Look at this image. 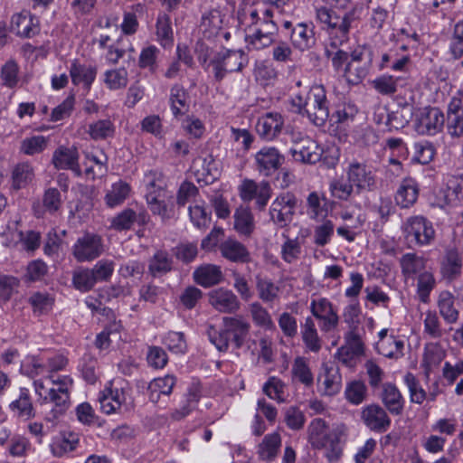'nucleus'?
I'll return each instance as SVG.
<instances>
[{
	"label": "nucleus",
	"instance_id": "nucleus-1",
	"mask_svg": "<svg viewBox=\"0 0 463 463\" xmlns=\"http://www.w3.org/2000/svg\"><path fill=\"white\" fill-rule=\"evenodd\" d=\"M308 441L314 449H324L326 458L337 461L348 437V428L344 423L332 427L321 418L314 419L307 427Z\"/></svg>",
	"mask_w": 463,
	"mask_h": 463
},
{
	"label": "nucleus",
	"instance_id": "nucleus-2",
	"mask_svg": "<svg viewBox=\"0 0 463 463\" xmlns=\"http://www.w3.org/2000/svg\"><path fill=\"white\" fill-rule=\"evenodd\" d=\"M358 11V6L342 14L326 7L317 10V19L326 26L331 46L337 48L349 41L350 31L359 21Z\"/></svg>",
	"mask_w": 463,
	"mask_h": 463
},
{
	"label": "nucleus",
	"instance_id": "nucleus-3",
	"mask_svg": "<svg viewBox=\"0 0 463 463\" xmlns=\"http://www.w3.org/2000/svg\"><path fill=\"white\" fill-rule=\"evenodd\" d=\"M306 116L316 126L322 127L329 118V101L323 85H313L306 97Z\"/></svg>",
	"mask_w": 463,
	"mask_h": 463
},
{
	"label": "nucleus",
	"instance_id": "nucleus-4",
	"mask_svg": "<svg viewBox=\"0 0 463 463\" xmlns=\"http://www.w3.org/2000/svg\"><path fill=\"white\" fill-rule=\"evenodd\" d=\"M247 62L248 59L241 50H224L217 52L211 61L215 80L221 81L227 73L241 71Z\"/></svg>",
	"mask_w": 463,
	"mask_h": 463
},
{
	"label": "nucleus",
	"instance_id": "nucleus-5",
	"mask_svg": "<svg viewBox=\"0 0 463 463\" xmlns=\"http://www.w3.org/2000/svg\"><path fill=\"white\" fill-rule=\"evenodd\" d=\"M296 207L297 198L293 194H281L270 205V220L279 228L287 227L293 220Z\"/></svg>",
	"mask_w": 463,
	"mask_h": 463
},
{
	"label": "nucleus",
	"instance_id": "nucleus-6",
	"mask_svg": "<svg viewBox=\"0 0 463 463\" xmlns=\"http://www.w3.org/2000/svg\"><path fill=\"white\" fill-rule=\"evenodd\" d=\"M403 230L406 239L417 245L430 244L435 235L431 222L422 216L408 218Z\"/></svg>",
	"mask_w": 463,
	"mask_h": 463
},
{
	"label": "nucleus",
	"instance_id": "nucleus-7",
	"mask_svg": "<svg viewBox=\"0 0 463 463\" xmlns=\"http://www.w3.org/2000/svg\"><path fill=\"white\" fill-rule=\"evenodd\" d=\"M72 379H65L62 383L63 387L52 388L49 391V400L52 403V407L46 413L44 420L51 422L54 426L59 418L65 414L70 407V392L69 388L72 386Z\"/></svg>",
	"mask_w": 463,
	"mask_h": 463
},
{
	"label": "nucleus",
	"instance_id": "nucleus-8",
	"mask_svg": "<svg viewBox=\"0 0 463 463\" xmlns=\"http://www.w3.org/2000/svg\"><path fill=\"white\" fill-rule=\"evenodd\" d=\"M284 156L274 146H264L254 156L258 173L265 177L272 176L283 165Z\"/></svg>",
	"mask_w": 463,
	"mask_h": 463
},
{
	"label": "nucleus",
	"instance_id": "nucleus-9",
	"mask_svg": "<svg viewBox=\"0 0 463 463\" xmlns=\"http://www.w3.org/2000/svg\"><path fill=\"white\" fill-rule=\"evenodd\" d=\"M102 240L99 236L86 233L72 247V255L79 262L91 261L101 255Z\"/></svg>",
	"mask_w": 463,
	"mask_h": 463
},
{
	"label": "nucleus",
	"instance_id": "nucleus-10",
	"mask_svg": "<svg viewBox=\"0 0 463 463\" xmlns=\"http://www.w3.org/2000/svg\"><path fill=\"white\" fill-rule=\"evenodd\" d=\"M445 116L436 107L423 109L415 122V128L419 134L434 136L443 129Z\"/></svg>",
	"mask_w": 463,
	"mask_h": 463
},
{
	"label": "nucleus",
	"instance_id": "nucleus-11",
	"mask_svg": "<svg viewBox=\"0 0 463 463\" xmlns=\"http://www.w3.org/2000/svg\"><path fill=\"white\" fill-rule=\"evenodd\" d=\"M146 177L147 179L146 198L150 211L154 214L159 215L162 220L171 218L173 209L168 206L164 199V190L156 184V180L152 178L151 174L147 175Z\"/></svg>",
	"mask_w": 463,
	"mask_h": 463
},
{
	"label": "nucleus",
	"instance_id": "nucleus-12",
	"mask_svg": "<svg viewBox=\"0 0 463 463\" xmlns=\"http://www.w3.org/2000/svg\"><path fill=\"white\" fill-rule=\"evenodd\" d=\"M347 181L351 182L358 193L372 191L376 182L372 170L364 164L358 161L351 162L345 169Z\"/></svg>",
	"mask_w": 463,
	"mask_h": 463
},
{
	"label": "nucleus",
	"instance_id": "nucleus-13",
	"mask_svg": "<svg viewBox=\"0 0 463 463\" xmlns=\"http://www.w3.org/2000/svg\"><path fill=\"white\" fill-rule=\"evenodd\" d=\"M361 419L371 430L383 433L391 426V419L386 411L378 404L365 406L361 412Z\"/></svg>",
	"mask_w": 463,
	"mask_h": 463
},
{
	"label": "nucleus",
	"instance_id": "nucleus-14",
	"mask_svg": "<svg viewBox=\"0 0 463 463\" xmlns=\"http://www.w3.org/2000/svg\"><path fill=\"white\" fill-rule=\"evenodd\" d=\"M209 303L221 313L234 314L241 308V302L232 290L218 288L209 293Z\"/></svg>",
	"mask_w": 463,
	"mask_h": 463
},
{
	"label": "nucleus",
	"instance_id": "nucleus-15",
	"mask_svg": "<svg viewBox=\"0 0 463 463\" xmlns=\"http://www.w3.org/2000/svg\"><path fill=\"white\" fill-rule=\"evenodd\" d=\"M100 410L106 414L121 412L122 408L128 409L127 398L124 390L106 387L99 395Z\"/></svg>",
	"mask_w": 463,
	"mask_h": 463
},
{
	"label": "nucleus",
	"instance_id": "nucleus-16",
	"mask_svg": "<svg viewBox=\"0 0 463 463\" xmlns=\"http://www.w3.org/2000/svg\"><path fill=\"white\" fill-rule=\"evenodd\" d=\"M290 152L297 161L316 164L320 161L323 149L316 141L305 137L300 138L299 142L290 149Z\"/></svg>",
	"mask_w": 463,
	"mask_h": 463
},
{
	"label": "nucleus",
	"instance_id": "nucleus-17",
	"mask_svg": "<svg viewBox=\"0 0 463 463\" xmlns=\"http://www.w3.org/2000/svg\"><path fill=\"white\" fill-rule=\"evenodd\" d=\"M278 31L279 27L276 23L259 24L254 27L250 34L246 36V41L253 49L261 50L274 43Z\"/></svg>",
	"mask_w": 463,
	"mask_h": 463
},
{
	"label": "nucleus",
	"instance_id": "nucleus-18",
	"mask_svg": "<svg viewBox=\"0 0 463 463\" xmlns=\"http://www.w3.org/2000/svg\"><path fill=\"white\" fill-rule=\"evenodd\" d=\"M11 30L18 36L31 38L40 31L39 20L30 12L16 14L12 17Z\"/></svg>",
	"mask_w": 463,
	"mask_h": 463
},
{
	"label": "nucleus",
	"instance_id": "nucleus-19",
	"mask_svg": "<svg viewBox=\"0 0 463 463\" xmlns=\"http://www.w3.org/2000/svg\"><path fill=\"white\" fill-rule=\"evenodd\" d=\"M283 125L284 119L279 113L268 112L259 118L256 130L261 137L272 140L281 132Z\"/></svg>",
	"mask_w": 463,
	"mask_h": 463
},
{
	"label": "nucleus",
	"instance_id": "nucleus-20",
	"mask_svg": "<svg viewBox=\"0 0 463 463\" xmlns=\"http://www.w3.org/2000/svg\"><path fill=\"white\" fill-rule=\"evenodd\" d=\"M447 131L451 137L463 136V104L459 98H452L448 105Z\"/></svg>",
	"mask_w": 463,
	"mask_h": 463
},
{
	"label": "nucleus",
	"instance_id": "nucleus-21",
	"mask_svg": "<svg viewBox=\"0 0 463 463\" xmlns=\"http://www.w3.org/2000/svg\"><path fill=\"white\" fill-rule=\"evenodd\" d=\"M52 163L58 170L70 169L77 175L81 174L79 165V153L75 147L59 146L53 152Z\"/></svg>",
	"mask_w": 463,
	"mask_h": 463
},
{
	"label": "nucleus",
	"instance_id": "nucleus-22",
	"mask_svg": "<svg viewBox=\"0 0 463 463\" xmlns=\"http://www.w3.org/2000/svg\"><path fill=\"white\" fill-rule=\"evenodd\" d=\"M222 256L235 263H249L251 260L247 247L235 239L229 238L219 246Z\"/></svg>",
	"mask_w": 463,
	"mask_h": 463
},
{
	"label": "nucleus",
	"instance_id": "nucleus-23",
	"mask_svg": "<svg viewBox=\"0 0 463 463\" xmlns=\"http://www.w3.org/2000/svg\"><path fill=\"white\" fill-rule=\"evenodd\" d=\"M222 326L230 337H232L235 347L240 349L250 332V323L241 317H224Z\"/></svg>",
	"mask_w": 463,
	"mask_h": 463
},
{
	"label": "nucleus",
	"instance_id": "nucleus-24",
	"mask_svg": "<svg viewBox=\"0 0 463 463\" xmlns=\"http://www.w3.org/2000/svg\"><path fill=\"white\" fill-rule=\"evenodd\" d=\"M289 38L293 46L300 51L308 50L316 44L312 24H297L292 28Z\"/></svg>",
	"mask_w": 463,
	"mask_h": 463
},
{
	"label": "nucleus",
	"instance_id": "nucleus-25",
	"mask_svg": "<svg viewBox=\"0 0 463 463\" xmlns=\"http://www.w3.org/2000/svg\"><path fill=\"white\" fill-rule=\"evenodd\" d=\"M411 84L409 77H395L392 75H381L372 81V86L380 94L392 96L399 88H405Z\"/></svg>",
	"mask_w": 463,
	"mask_h": 463
},
{
	"label": "nucleus",
	"instance_id": "nucleus-26",
	"mask_svg": "<svg viewBox=\"0 0 463 463\" xmlns=\"http://www.w3.org/2000/svg\"><path fill=\"white\" fill-rule=\"evenodd\" d=\"M419 196V185L417 182L411 178L407 177L401 182L394 199L397 205L402 208H409L412 206Z\"/></svg>",
	"mask_w": 463,
	"mask_h": 463
},
{
	"label": "nucleus",
	"instance_id": "nucleus-27",
	"mask_svg": "<svg viewBox=\"0 0 463 463\" xmlns=\"http://www.w3.org/2000/svg\"><path fill=\"white\" fill-rule=\"evenodd\" d=\"M381 400L391 414L400 415L402 413L404 399L393 383H386L383 385Z\"/></svg>",
	"mask_w": 463,
	"mask_h": 463
},
{
	"label": "nucleus",
	"instance_id": "nucleus-28",
	"mask_svg": "<svg viewBox=\"0 0 463 463\" xmlns=\"http://www.w3.org/2000/svg\"><path fill=\"white\" fill-rule=\"evenodd\" d=\"M462 257L455 249L446 251L440 262V273L444 279L452 281L461 274Z\"/></svg>",
	"mask_w": 463,
	"mask_h": 463
},
{
	"label": "nucleus",
	"instance_id": "nucleus-29",
	"mask_svg": "<svg viewBox=\"0 0 463 463\" xmlns=\"http://www.w3.org/2000/svg\"><path fill=\"white\" fill-rule=\"evenodd\" d=\"M168 101L173 116L175 118L184 116L189 111V94L180 84H174L171 87Z\"/></svg>",
	"mask_w": 463,
	"mask_h": 463
},
{
	"label": "nucleus",
	"instance_id": "nucleus-30",
	"mask_svg": "<svg viewBox=\"0 0 463 463\" xmlns=\"http://www.w3.org/2000/svg\"><path fill=\"white\" fill-rule=\"evenodd\" d=\"M70 76L74 85L82 84L87 90H90L97 76V68L80 64L74 60L70 67Z\"/></svg>",
	"mask_w": 463,
	"mask_h": 463
},
{
	"label": "nucleus",
	"instance_id": "nucleus-31",
	"mask_svg": "<svg viewBox=\"0 0 463 463\" xmlns=\"http://www.w3.org/2000/svg\"><path fill=\"white\" fill-rule=\"evenodd\" d=\"M258 297L264 303H273L279 298L280 288L271 279L262 274L255 276Z\"/></svg>",
	"mask_w": 463,
	"mask_h": 463
},
{
	"label": "nucleus",
	"instance_id": "nucleus-32",
	"mask_svg": "<svg viewBox=\"0 0 463 463\" xmlns=\"http://www.w3.org/2000/svg\"><path fill=\"white\" fill-rule=\"evenodd\" d=\"M10 411L19 418L30 420L35 416V410L27 388H20L17 399L9 404Z\"/></svg>",
	"mask_w": 463,
	"mask_h": 463
},
{
	"label": "nucleus",
	"instance_id": "nucleus-33",
	"mask_svg": "<svg viewBox=\"0 0 463 463\" xmlns=\"http://www.w3.org/2000/svg\"><path fill=\"white\" fill-rule=\"evenodd\" d=\"M194 278L199 285L209 288L219 284L223 275L219 266L207 264L197 268L194 272Z\"/></svg>",
	"mask_w": 463,
	"mask_h": 463
},
{
	"label": "nucleus",
	"instance_id": "nucleus-34",
	"mask_svg": "<svg viewBox=\"0 0 463 463\" xmlns=\"http://www.w3.org/2000/svg\"><path fill=\"white\" fill-rule=\"evenodd\" d=\"M174 260L165 250H157L149 260L148 272L154 278L162 277L173 269Z\"/></svg>",
	"mask_w": 463,
	"mask_h": 463
},
{
	"label": "nucleus",
	"instance_id": "nucleus-35",
	"mask_svg": "<svg viewBox=\"0 0 463 463\" xmlns=\"http://www.w3.org/2000/svg\"><path fill=\"white\" fill-rule=\"evenodd\" d=\"M448 52L450 60L458 61L462 59L460 66L463 68V21H459L454 25L449 37ZM458 94L463 97V88L458 91Z\"/></svg>",
	"mask_w": 463,
	"mask_h": 463
},
{
	"label": "nucleus",
	"instance_id": "nucleus-36",
	"mask_svg": "<svg viewBox=\"0 0 463 463\" xmlns=\"http://www.w3.org/2000/svg\"><path fill=\"white\" fill-rule=\"evenodd\" d=\"M175 384V377L173 375L154 379L147 387L149 401L156 403L162 394L170 395Z\"/></svg>",
	"mask_w": 463,
	"mask_h": 463
},
{
	"label": "nucleus",
	"instance_id": "nucleus-37",
	"mask_svg": "<svg viewBox=\"0 0 463 463\" xmlns=\"http://www.w3.org/2000/svg\"><path fill=\"white\" fill-rule=\"evenodd\" d=\"M301 336L305 346L313 353H318L322 347V340L318 335L315 322L307 317L301 325Z\"/></svg>",
	"mask_w": 463,
	"mask_h": 463
},
{
	"label": "nucleus",
	"instance_id": "nucleus-38",
	"mask_svg": "<svg viewBox=\"0 0 463 463\" xmlns=\"http://www.w3.org/2000/svg\"><path fill=\"white\" fill-rule=\"evenodd\" d=\"M455 297L449 291H442L439 296L438 307L444 320L449 324L458 319V311L455 307Z\"/></svg>",
	"mask_w": 463,
	"mask_h": 463
},
{
	"label": "nucleus",
	"instance_id": "nucleus-39",
	"mask_svg": "<svg viewBox=\"0 0 463 463\" xmlns=\"http://www.w3.org/2000/svg\"><path fill=\"white\" fill-rule=\"evenodd\" d=\"M131 191L130 185L119 180L118 182L111 185V189L109 190L105 195V203L109 208H114L121 205L125 200L128 197Z\"/></svg>",
	"mask_w": 463,
	"mask_h": 463
},
{
	"label": "nucleus",
	"instance_id": "nucleus-40",
	"mask_svg": "<svg viewBox=\"0 0 463 463\" xmlns=\"http://www.w3.org/2000/svg\"><path fill=\"white\" fill-rule=\"evenodd\" d=\"M80 441L79 434L74 432H63L52 445V451L56 457H62L68 452L73 451Z\"/></svg>",
	"mask_w": 463,
	"mask_h": 463
},
{
	"label": "nucleus",
	"instance_id": "nucleus-41",
	"mask_svg": "<svg viewBox=\"0 0 463 463\" xmlns=\"http://www.w3.org/2000/svg\"><path fill=\"white\" fill-rule=\"evenodd\" d=\"M280 445L281 438L279 433L274 432L266 435L259 446L260 458L264 460L273 459L277 456Z\"/></svg>",
	"mask_w": 463,
	"mask_h": 463
},
{
	"label": "nucleus",
	"instance_id": "nucleus-42",
	"mask_svg": "<svg viewBox=\"0 0 463 463\" xmlns=\"http://www.w3.org/2000/svg\"><path fill=\"white\" fill-rule=\"evenodd\" d=\"M402 272L406 278H413L425 269V260L414 253H406L401 260Z\"/></svg>",
	"mask_w": 463,
	"mask_h": 463
},
{
	"label": "nucleus",
	"instance_id": "nucleus-43",
	"mask_svg": "<svg viewBox=\"0 0 463 463\" xmlns=\"http://www.w3.org/2000/svg\"><path fill=\"white\" fill-rule=\"evenodd\" d=\"M292 376L299 383L309 387L314 383L313 373L305 357L298 356L292 364Z\"/></svg>",
	"mask_w": 463,
	"mask_h": 463
},
{
	"label": "nucleus",
	"instance_id": "nucleus-44",
	"mask_svg": "<svg viewBox=\"0 0 463 463\" xmlns=\"http://www.w3.org/2000/svg\"><path fill=\"white\" fill-rule=\"evenodd\" d=\"M71 282L73 287L80 292H88L91 290L96 281L93 272L88 268H79L72 272Z\"/></svg>",
	"mask_w": 463,
	"mask_h": 463
},
{
	"label": "nucleus",
	"instance_id": "nucleus-45",
	"mask_svg": "<svg viewBox=\"0 0 463 463\" xmlns=\"http://www.w3.org/2000/svg\"><path fill=\"white\" fill-rule=\"evenodd\" d=\"M234 228L242 235H250L254 230V221L248 208H238L234 213Z\"/></svg>",
	"mask_w": 463,
	"mask_h": 463
},
{
	"label": "nucleus",
	"instance_id": "nucleus-46",
	"mask_svg": "<svg viewBox=\"0 0 463 463\" xmlns=\"http://www.w3.org/2000/svg\"><path fill=\"white\" fill-rule=\"evenodd\" d=\"M200 165L202 169H196L195 174L201 175L206 183L213 181L218 175L216 162L212 155H206L204 157H198L194 162V168Z\"/></svg>",
	"mask_w": 463,
	"mask_h": 463
},
{
	"label": "nucleus",
	"instance_id": "nucleus-47",
	"mask_svg": "<svg viewBox=\"0 0 463 463\" xmlns=\"http://www.w3.org/2000/svg\"><path fill=\"white\" fill-rule=\"evenodd\" d=\"M34 177L33 167L29 163L18 164L13 170V186L21 189L26 186Z\"/></svg>",
	"mask_w": 463,
	"mask_h": 463
},
{
	"label": "nucleus",
	"instance_id": "nucleus-48",
	"mask_svg": "<svg viewBox=\"0 0 463 463\" xmlns=\"http://www.w3.org/2000/svg\"><path fill=\"white\" fill-rule=\"evenodd\" d=\"M445 357L444 350L438 345H430L425 348L423 366L428 378L431 370L438 366Z\"/></svg>",
	"mask_w": 463,
	"mask_h": 463
},
{
	"label": "nucleus",
	"instance_id": "nucleus-49",
	"mask_svg": "<svg viewBox=\"0 0 463 463\" xmlns=\"http://www.w3.org/2000/svg\"><path fill=\"white\" fill-rule=\"evenodd\" d=\"M104 76V82L111 90L124 89L128 82V73L125 68L109 70Z\"/></svg>",
	"mask_w": 463,
	"mask_h": 463
},
{
	"label": "nucleus",
	"instance_id": "nucleus-50",
	"mask_svg": "<svg viewBox=\"0 0 463 463\" xmlns=\"http://www.w3.org/2000/svg\"><path fill=\"white\" fill-rule=\"evenodd\" d=\"M282 237L285 238V241L281 245V258L287 263H293L300 257L301 243L298 238L291 239L285 233Z\"/></svg>",
	"mask_w": 463,
	"mask_h": 463
},
{
	"label": "nucleus",
	"instance_id": "nucleus-51",
	"mask_svg": "<svg viewBox=\"0 0 463 463\" xmlns=\"http://www.w3.org/2000/svg\"><path fill=\"white\" fill-rule=\"evenodd\" d=\"M372 64L347 62L345 69L346 80L353 84H359L369 73Z\"/></svg>",
	"mask_w": 463,
	"mask_h": 463
},
{
	"label": "nucleus",
	"instance_id": "nucleus-52",
	"mask_svg": "<svg viewBox=\"0 0 463 463\" xmlns=\"http://www.w3.org/2000/svg\"><path fill=\"white\" fill-rule=\"evenodd\" d=\"M250 313L254 324L258 326L272 329L274 323L268 310L259 302H253L250 305Z\"/></svg>",
	"mask_w": 463,
	"mask_h": 463
},
{
	"label": "nucleus",
	"instance_id": "nucleus-53",
	"mask_svg": "<svg viewBox=\"0 0 463 463\" xmlns=\"http://www.w3.org/2000/svg\"><path fill=\"white\" fill-rule=\"evenodd\" d=\"M404 383L408 387L411 402L412 403L422 404L427 399V392L415 375L411 373H407L404 376Z\"/></svg>",
	"mask_w": 463,
	"mask_h": 463
},
{
	"label": "nucleus",
	"instance_id": "nucleus-54",
	"mask_svg": "<svg viewBox=\"0 0 463 463\" xmlns=\"http://www.w3.org/2000/svg\"><path fill=\"white\" fill-rule=\"evenodd\" d=\"M115 127L109 119H100L89 126L90 137L94 140L106 139L114 134Z\"/></svg>",
	"mask_w": 463,
	"mask_h": 463
},
{
	"label": "nucleus",
	"instance_id": "nucleus-55",
	"mask_svg": "<svg viewBox=\"0 0 463 463\" xmlns=\"http://www.w3.org/2000/svg\"><path fill=\"white\" fill-rule=\"evenodd\" d=\"M284 389L285 383L276 376L269 377L262 387L263 392L269 398L279 403L285 402Z\"/></svg>",
	"mask_w": 463,
	"mask_h": 463
},
{
	"label": "nucleus",
	"instance_id": "nucleus-56",
	"mask_svg": "<svg viewBox=\"0 0 463 463\" xmlns=\"http://www.w3.org/2000/svg\"><path fill=\"white\" fill-rule=\"evenodd\" d=\"M48 139L43 136H33L24 138L20 146L22 153L33 156L42 153L47 146Z\"/></svg>",
	"mask_w": 463,
	"mask_h": 463
},
{
	"label": "nucleus",
	"instance_id": "nucleus-57",
	"mask_svg": "<svg viewBox=\"0 0 463 463\" xmlns=\"http://www.w3.org/2000/svg\"><path fill=\"white\" fill-rule=\"evenodd\" d=\"M136 220V212L130 208H127L112 218L110 227L118 232L128 231L131 229Z\"/></svg>",
	"mask_w": 463,
	"mask_h": 463
},
{
	"label": "nucleus",
	"instance_id": "nucleus-58",
	"mask_svg": "<svg viewBox=\"0 0 463 463\" xmlns=\"http://www.w3.org/2000/svg\"><path fill=\"white\" fill-rule=\"evenodd\" d=\"M436 280L430 271H423L420 273L417 283V292L421 302L426 303L429 299L430 293L434 288Z\"/></svg>",
	"mask_w": 463,
	"mask_h": 463
},
{
	"label": "nucleus",
	"instance_id": "nucleus-59",
	"mask_svg": "<svg viewBox=\"0 0 463 463\" xmlns=\"http://www.w3.org/2000/svg\"><path fill=\"white\" fill-rule=\"evenodd\" d=\"M413 160L421 165H427L431 162L436 154L435 147L429 141L416 142L413 146Z\"/></svg>",
	"mask_w": 463,
	"mask_h": 463
},
{
	"label": "nucleus",
	"instance_id": "nucleus-60",
	"mask_svg": "<svg viewBox=\"0 0 463 463\" xmlns=\"http://www.w3.org/2000/svg\"><path fill=\"white\" fill-rule=\"evenodd\" d=\"M361 308L358 302H351L347 305L343 313L344 321L347 324L348 330H362L361 325Z\"/></svg>",
	"mask_w": 463,
	"mask_h": 463
},
{
	"label": "nucleus",
	"instance_id": "nucleus-61",
	"mask_svg": "<svg viewBox=\"0 0 463 463\" xmlns=\"http://www.w3.org/2000/svg\"><path fill=\"white\" fill-rule=\"evenodd\" d=\"M446 203H456L463 200V179L452 176L447 184Z\"/></svg>",
	"mask_w": 463,
	"mask_h": 463
},
{
	"label": "nucleus",
	"instance_id": "nucleus-62",
	"mask_svg": "<svg viewBox=\"0 0 463 463\" xmlns=\"http://www.w3.org/2000/svg\"><path fill=\"white\" fill-rule=\"evenodd\" d=\"M329 189L333 197L347 201L354 193V186L349 181L335 179L330 183Z\"/></svg>",
	"mask_w": 463,
	"mask_h": 463
},
{
	"label": "nucleus",
	"instance_id": "nucleus-63",
	"mask_svg": "<svg viewBox=\"0 0 463 463\" xmlns=\"http://www.w3.org/2000/svg\"><path fill=\"white\" fill-rule=\"evenodd\" d=\"M364 330H348L345 334V345L346 348L351 350V353H356L360 355L364 354V344L362 336Z\"/></svg>",
	"mask_w": 463,
	"mask_h": 463
},
{
	"label": "nucleus",
	"instance_id": "nucleus-64",
	"mask_svg": "<svg viewBox=\"0 0 463 463\" xmlns=\"http://www.w3.org/2000/svg\"><path fill=\"white\" fill-rule=\"evenodd\" d=\"M284 420L289 429L299 430L304 427L306 418L298 407L289 406L285 410Z\"/></svg>",
	"mask_w": 463,
	"mask_h": 463
}]
</instances>
